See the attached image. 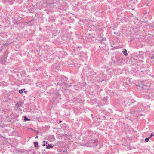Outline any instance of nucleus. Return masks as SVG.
<instances>
[{
    "label": "nucleus",
    "mask_w": 154,
    "mask_h": 154,
    "mask_svg": "<svg viewBox=\"0 0 154 154\" xmlns=\"http://www.w3.org/2000/svg\"><path fill=\"white\" fill-rule=\"evenodd\" d=\"M56 93L55 94V95L56 96H54V97L57 99L58 98V97H59L60 96V94L59 93L58 90L57 89L56 90Z\"/></svg>",
    "instance_id": "obj_8"
},
{
    "label": "nucleus",
    "mask_w": 154,
    "mask_h": 154,
    "mask_svg": "<svg viewBox=\"0 0 154 154\" xmlns=\"http://www.w3.org/2000/svg\"><path fill=\"white\" fill-rule=\"evenodd\" d=\"M45 146V144L44 143L43 145V146Z\"/></svg>",
    "instance_id": "obj_31"
},
{
    "label": "nucleus",
    "mask_w": 154,
    "mask_h": 154,
    "mask_svg": "<svg viewBox=\"0 0 154 154\" xmlns=\"http://www.w3.org/2000/svg\"><path fill=\"white\" fill-rule=\"evenodd\" d=\"M153 27H154V26H153Z\"/></svg>",
    "instance_id": "obj_34"
},
{
    "label": "nucleus",
    "mask_w": 154,
    "mask_h": 154,
    "mask_svg": "<svg viewBox=\"0 0 154 154\" xmlns=\"http://www.w3.org/2000/svg\"><path fill=\"white\" fill-rule=\"evenodd\" d=\"M131 102H132V103H134V100H131Z\"/></svg>",
    "instance_id": "obj_29"
},
{
    "label": "nucleus",
    "mask_w": 154,
    "mask_h": 154,
    "mask_svg": "<svg viewBox=\"0 0 154 154\" xmlns=\"http://www.w3.org/2000/svg\"><path fill=\"white\" fill-rule=\"evenodd\" d=\"M97 100L96 99H93L91 100V102L93 103H96L97 102Z\"/></svg>",
    "instance_id": "obj_10"
},
{
    "label": "nucleus",
    "mask_w": 154,
    "mask_h": 154,
    "mask_svg": "<svg viewBox=\"0 0 154 154\" xmlns=\"http://www.w3.org/2000/svg\"><path fill=\"white\" fill-rule=\"evenodd\" d=\"M17 22V20L14 19L13 21V23L15 24Z\"/></svg>",
    "instance_id": "obj_18"
},
{
    "label": "nucleus",
    "mask_w": 154,
    "mask_h": 154,
    "mask_svg": "<svg viewBox=\"0 0 154 154\" xmlns=\"http://www.w3.org/2000/svg\"><path fill=\"white\" fill-rule=\"evenodd\" d=\"M23 104V102L22 101H20L18 102L16 104L15 106L16 107L19 108L20 107H22Z\"/></svg>",
    "instance_id": "obj_7"
},
{
    "label": "nucleus",
    "mask_w": 154,
    "mask_h": 154,
    "mask_svg": "<svg viewBox=\"0 0 154 154\" xmlns=\"http://www.w3.org/2000/svg\"><path fill=\"white\" fill-rule=\"evenodd\" d=\"M24 92L26 94V93H27V91H24Z\"/></svg>",
    "instance_id": "obj_28"
},
{
    "label": "nucleus",
    "mask_w": 154,
    "mask_h": 154,
    "mask_svg": "<svg viewBox=\"0 0 154 154\" xmlns=\"http://www.w3.org/2000/svg\"><path fill=\"white\" fill-rule=\"evenodd\" d=\"M62 122V121L61 120H59V123H61Z\"/></svg>",
    "instance_id": "obj_26"
},
{
    "label": "nucleus",
    "mask_w": 154,
    "mask_h": 154,
    "mask_svg": "<svg viewBox=\"0 0 154 154\" xmlns=\"http://www.w3.org/2000/svg\"><path fill=\"white\" fill-rule=\"evenodd\" d=\"M57 0H48L47 2V5L48 4H53L54 3H57Z\"/></svg>",
    "instance_id": "obj_5"
},
{
    "label": "nucleus",
    "mask_w": 154,
    "mask_h": 154,
    "mask_svg": "<svg viewBox=\"0 0 154 154\" xmlns=\"http://www.w3.org/2000/svg\"><path fill=\"white\" fill-rule=\"evenodd\" d=\"M127 50L126 49H124V51H123V53L124 54L125 56H127L128 55V53H127Z\"/></svg>",
    "instance_id": "obj_13"
},
{
    "label": "nucleus",
    "mask_w": 154,
    "mask_h": 154,
    "mask_svg": "<svg viewBox=\"0 0 154 154\" xmlns=\"http://www.w3.org/2000/svg\"><path fill=\"white\" fill-rule=\"evenodd\" d=\"M14 1V0H8V2L9 4L11 5H12Z\"/></svg>",
    "instance_id": "obj_14"
},
{
    "label": "nucleus",
    "mask_w": 154,
    "mask_h": 154,
    "mask_svg": "<svg viewBox=\"0 0 154 154\" xmlns=\"http://www.w3.org/2000/svg\"><path fill=\"white\" fill-rule=\"evenodd\" d=\"M92 134L91 133H89L88 134V136L90 137V138H91V137H92V136L91 137V134Z\"/></svg>",
    "instance_id": "obj_19"
},
{
    "label": "nucleus",
    "mask_w": 154,
    "mask_h": 154,
    "mask_svg": "<svg viewBox=\"0 0 154 154\" xmlns=\"http://www.w3.org/2000/svg\"><path fill=\"white\" fill-rule=\"evenodd\" d=\"M38 142H34L33 143L35 147H37L38 146Z\"/></svg>",
    "instance_id": "obj_12"
},
{
    "label": "nucleus",
    "mask_w": 154,
    "mask_h": 154,
    "mask_svg": "<svg viewBox=\"0 0 154 154\" xmlns=\"http://www.w3.org/2000/svg\"><path fill=\"white\" fill-rule=\"evenodd\" d=\"M39 29L41 30H42V29L41 28H39Z\"/></svg>",
    "instance_id": "obj_32"
},
{
    "label": "nucleus",
    "mask_w": 154,
    "mask_h": 154,
    "mask_svg": "<svg viewBox=\"0 0 154 154\" xmlns=\"http://www.w3.org/2000/svg\"><path fill=\"white\" fill-rule=\"evenodd\" d=\"M67 78L64 76L61 75L60 76V78H59V79L58 80L59 81V83H60V84L62 83H63V82L67 81Z\"/></svg>",
    "instance_id": "obj_4"
},
{
    "label": "nucleus",
    "mask_w": 154,
    "mask_h": 154,
    "mask_svg": "<svg viewBox=\"0 0 154 154\" xmlns=\"http://www.w3.org/2000/svg\"><path fill=\"white\" fill-rule=\"evenodd\" d=\"M89 140L83 144L85 146L89 147H95L98 145L99 143L98 140L97 139H95L93 137L89 138Z\"/></svg>",
    "instance_id": "obj_1"
},
{
    "label": "nucleus",
    "mask_w": 154,
    "mask_h": 154,
    "mask_svg": "<svg viewBox=\"0 0 154 154\" xmlns=\"http://www.w3.org/2000/svg\"><path fill=\"white\" fill-rule=\"evenodd\" d=\"M11 44L10 43H6L5 44V45H6V46H8L9 45Z\"/></svg>",
    "instance_id": "obj_21"
},
{
    "label": "nucleus",
    "mask_w": 154,
    "mask_h": 154,
    "mask_svg": "<svg viewBox=\"0 0 154 154\" xmlns=\"http://www.w3.org/2000/svg\"><path fill=\"white\" fill-rule=\"evenodd\" d=\"M145 85V82L144 81L139 80L138 84H136V85L142 88L143 89H146V88H145L146 87Z\"/></svg>",
    "instance_id": "obj_2"
},
{
    "label": "nucleus",
    "mask_w": 154,
    "mask_h": 154,
    "mask_svg": "<svg viewBox=\"0 0 154 154\" xmlns=\"http://www.w3.org/2000/svg\"><path fill=\"white\" fill-rule=\"evenodd\" d=\"M65 85L66 86H69V85H68V84H67L66 83H65Z\"/></svg>",
    "instance_id": "obj_23"
},
{
    "label": "nucleus",
    "mask_w": 154,
    "mask_h": 154,
    "mask_svg": "<svg viewBox=\"0 0 154 154\" xmlns=\"http://www.w3.org/2000/svg\"><path fill=\"white\" fill-rule=\"evenodd\" d=\"M102 40H104V41H106V39L105 38H103L102 39Z\"/></svg>",
    "instance_id": "obj_24"
},
{
    "label": "nucleus",
    "mask_w": 154,
    "mask_h": 154,
    "mask_svg": "<svg viewBox=\"0 0 154 154\" xmlns=\"http://www.w3.org/2000/svg\"><path fill=\"white\" fill-rule=\"evenodd\" d=\"M38 136H37H37L35 137V138H38Z\"/></svg>",
    "instance_id": "obj_27"
},
{
    "label": "nucleus",
    "mask_w": 154,
    "mask_h": 154,
    "mask_svg": "<svg viewBox=\"0 0 154 154\" xmlns=\"http://www.w3.org/2000/svg\"><path fill=\"white\" fill-rule=\"evenodd\" d=\"M91 116H93V115L92 114H91Z\"/></svg>",
    "instance_id": "obj_33"
},
{
    "label": "nucleus",
    "mask_w": 154,
    "mask_h": 154,
    "mask_svg": "<svg viewBox=\"0 0 154 154\" xmlns=\"http://www.w3.org/2000/svg\"><path fill=\"white\" fill-rule=\"evenodd\" d=\"M24 120H25V121H29V120L30 119H29L26 116H25L24 117Z\"/></svg>",
    "instance_id": "obj_15"
},
{
    "label": "nucleus",
    "mask_w": 154,
    "mask_h": 154,
    "mask_svg": "<svg viewBox=\"0 0 154 154\" xmlns=\"http://www.w3.org/2000/svg\"><path fill=\"white\" fill-rule=\"evenodd\" d=\"M150 58L151 59H154V57L153 56H151Z\"/></svg>",
    "instance_id": "obj_25"
},
{
    "label": "nucleus",
    "mask_w": 154,
    "mask_h": 154,
    "mask_svg": "<svg viewBox=\"0 0 154 154\" xmlns=\"http://www.w3.org/2000/svg\"><path fill=\"white\" fill-rule=\"evenodd\" d=\"M48 138L51 140H54L55 137L54 135H50L48 136Z\"/></svg>",
    "instance_id": "obj_11"
},
{
    "label": "nucleus",
    "mask_w": 154,
    "mask_h": 154,
    "mask_svg": "<svg viewBox=\"0 0 154 154\" xmlns=\"http://www.w3.org/2000/svg\"><path fill=\"white\" fill-rule=\"evenodd\" d=\"M25 151L24 149H16V153L20 154V153H24L25 152Z\"/></svg>",
    "instance_id": "obj_6"
},
{
    "label": "nucleus",
    "mask_w": 154,
    "mask_h": 154,
    "mask_svg": "<svg viewBox=\"0 0 154 154\" xmlns=\"http://www.w3.org/2000/svg\"><path fill=\"white\" fill-rule=\"evenodd\" d=\"M54 146V145L52 144H48L46 146V149H49L50 148H52Z\"/></svg>",
    "instance_id": "obj_9"
},
{
    "label": "nucleus",
    "mask_w": 154,
    "mask_h": 154,
    "mask_svg": "<svg viewBox=\"0 0 154 154\" xmlns=\"http://www.w3.org/2000/svg\"><path fill=\"white\" fill-rule=\"evenodd\" d=\"M150 138L149 137L148 138H146L145 139V141H146V142H148V141H149V139Z\"/></svg>",
    "instance_id": "obj_17"
},
{
    "label": "nucleus",
    "mask_w": 154,
    "mask_h": 154,
    "mask_svg": "<svg viewBox=\"0 0 154 154\" xmlns=\"http://www.w3.org/2000/svg\"><path fill=\"white\" fill-rule=\"evenodd\" d=\"M154 136V134L153 133H152L151 134L150 136L149 137L150 138Z\"/></svg>",
    "instance_id": "obj_20"
},
{
    "label": "nucleus",
    "mask_w": 154,
    "mask_h": 154,
    "mask_svg": "<svg viewBox=\"0 0 154 154\" xmlns=\"http://www.w3.org/2000/svg\"><path fill=\"white\" fill-rule=\"evenodd\" d=\"M25 90V89H23L19 90V92L20 93L22 94L23 92V91Z\"/></svg>",
    "instance_id": "obj_16"
},
{
    "label": "nucleus",
    "mask_w": 154,
    "mask_h": 154,
    "mask_svg": "<svg viewBox=\"0 0 154 154\" xmlns=\"http://www.w3.org/2000/svg\"><path fill=\"white\" fill-rule=\"evenodd\" d=\"M44 142V144H45V143H46V144H47V143H48V142L47 141L46 142L45 141H44V142Z\"/></svg>",
    "instance_id": "obj_22"
},
{
    "label": "nucleus",
    "mask_w": 154,
    "mask_h": 154,
    "mask_svg": "<svg viewBox=\"0 0 154 154\" xmlns=\"http://www.w3.org/2000/svg\"><path fill=\"white\" fill-rule=\"evenodd\" d=\"M8 55L5 54L4 55L1 59L0 62L1 64H5L7 59Z\"/></svg>",
    "instance_id": "obj_3"
},
{
    "label": "nucleus",
    "mask_w": 154,
    "mask_h": 154,
    "mask_svg": "<svg viewBox=\"0 0 154 154\" xmlns=\"http://www.w3.org/2000/svg\"><path fill=\"white\" fill-rule=\"evenodd\" d=\"M36 132H37V133H39V132L38 131H36Z\"/></svg>",
    "instance_id": "obj_30"
}]
</instances>
